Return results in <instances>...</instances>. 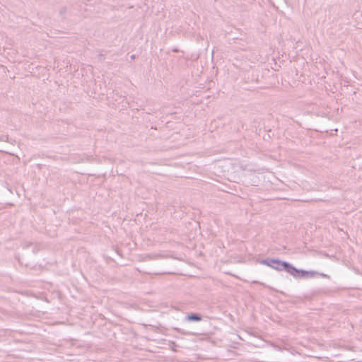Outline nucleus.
<instances>
[{"label":"nucleus","instance_id":"nucleus-1","mask_svg":"<svg viewBox=\"0 0 362 362\" xmlns=\"http://www.w3.org/2000/svg\"><path fill=\"white\" fill-rule=\"evenodd\" d=\"M260 263L262 264H265L269 267H272L276 270L281 271L283 269H285L287 272H288L295 277L298 276V274L299 272L302 273V276H305V274H308V272H305L303 270L299 271L289 263L282 262L279 259H263L260 262Z\"/></svg>","mask_w":362,"mask_h":362},{"label":"nucleus","instance_id":"nucleus-2","mask_svg":"<svg viewBox=\"0 0 362 362\" xmlns=\"http://www.w3.org/2000/svg\"><path fill=\"white\" fill-rule=\"evenodd\" d=\"M187 320H189V321H200L202 320V317L198 315V314H194V313H192V314H190L189 315H187Z\"/></svg>","mask_w":362,"mask_h":362},{"label":"nucleus","instance_id":"nucleus-3","mask_svg":"<svg viewBox=\"0 0 362 362\" xmlns=\"http://www.w3.org/2000/svg\"><path fill=\"white\" fill-rule=\"evenodd\" d=\"M1 141H8V137L7 136H3L1 137Z\"/></svg>","mask_w":362,"mask_h":362}]
</instances>
